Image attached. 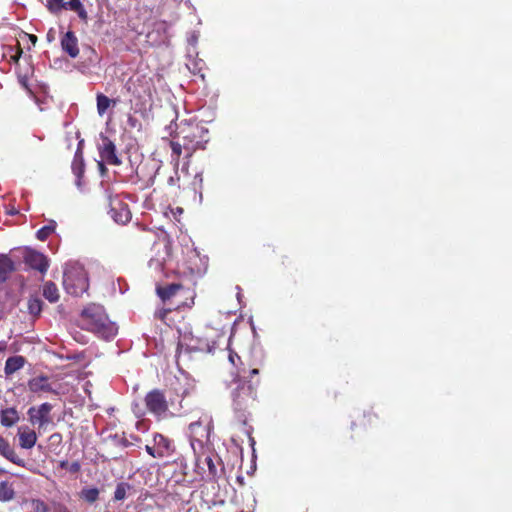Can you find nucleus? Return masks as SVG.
Wrapping results in <instances>:
<instances>
[{"instance_id":"7","label":"nucleus","mask_w":512,"mask_h":512,"mask_svg":"<svg viewBox=\"0 0 512 512\" xmlns=\"http://www.w3.org/2000/svg\"><path fill=\"white\" fill-rule=\"evenodd\" d=\"M146 452L153 458H169L176 452L174 442L162 434H155L153 437V445L145 446Z\"/></svg>"},{"instance_id":"16","label":"nucleus","mask_w":512,"mask_h":512,"mask_svg":"<svg viewBox=\"0 0 512 512\" xmlns=\"http://www.w3.org/2000/svg\"><path fill=\"white\" fill-rule=\"evenodd\" d=\"M0 455L16 464L24 467L25 461L18 456L15 449L10 445L9 441L0 435Z\"/></svg>"},{"instance_id":"18","label":"nucleus","mask_w":512,"mask_h":512,"mask_svg":"<svg viewBox=\"0 0 512 512\" xmlns=\"http://www.w3.org/2000/svg\"><path fill=\"white\" fill-rule=\"evenodd\" d=\"M28 388L33 393L39 392H49L54 393L51 384L49 383V378L47 376H37L28 381Z\"/></svg>"},{"instance_id":"8","label":"nucleus","mask_w":512,"mask_h":512,"mask_svg":"<svg viewBox=\"0 0 512 512\" xmlns=\"http://www.w3.org/2000/svg\"><path fill=\"white\" fill-rule=\"evenodd\" d=\"M151 79L145 75H133L128 78L124 89L137 100L151 96Z\"/></svg>"},{"instance_id":"31","label":"nucleus","mask_w":512,"mask_h":512,"mask_svg":"<svg viewBox=\"0 0 512 512\" xmlns=\"http://www.w3.org/2000/svg\"><path fill=\"white\" fill-rule=\"evenodd\" d=\"M56 228V222L51 221L48 225L43 226L40 228L37 233L36 237L40 241H45L49 238V236L55 231Z\"/></svg>"},{"instance_id":"4","label":"nucleus","mask_w":512,"mask_h":512,"mask_svg":"<svg viewBox=\"0 0 512 512\" xmlns=\"http://www.w3.org/2000/svg\"><path fill=\"white\" fill-rule=\"evenodd\" d=\"M144 402L148 412L159 419H165L168 416L175 415L179 411L174 399L160 389H153L149 391Z\"/></svg>"},{"instance_id":"44","label":"nucleus","mask_w":512,"mask_h":512,"mask_svg":"<svg viewBox=\"0 0 512 512\" xmlns=\"http://www.w3.org/2000/svg\"><path fill=\"white\" fill-rule=\"evenodd\" d=\"M10 213H11V214H16V213H18V212H17V211H15L14 209H11V212H10Z\"/></svg>"},{"instance_id":"12","label":"nucleus","mask_w":512,"mask_h":512,"mask_svg":"<svg viewBox=\"0 0 512 512\" xmlns=\"http://www.w3.org/2000/svg\"><path fill=\"white\" fill-rule=\"evenodd\" d=\"M52 405L50 403H43L38 408L30 407L27 414L29 416V421L32 425L38 424V426L44 427L45 425L51 423L50 412L52 410Z\"/></svg>"},{"instance_id":"35","label":"nucleus","mask_w":512,"mask_h":512,"mask_svg":"<svg viewBox=\"0 0 512 512\" xmlns=\"http://www.w3.org/2000/svg\"><path fill=\"white\" fill-rule=\"evenodd\" d=\"M374 418H377L376 414H374L372 411H368L363 414V422L361 424L364 426L367 424L371 425Z\"/></svg>"},{"instance_id":"1","label":"nucleus","mask_w":512,"mask_h":512,"mask_svg":"<svg viewBox=\"0 0 512 512\" xmlns=\"http://www.w3.org/2000/svg\"><path fill=\"white\" fill-rule=\"evenodd\" d=\"M81 320L85 329L104 339H110L117 334V326L109 321L101 305L87 306L81 313Z\"/></svg>"},{"instance_id":"21","label":"nucleus","mask_w":512,"mask_h":512,"mask_svg":"<svg viewBox=\"0 0 512 512\" xmlns=\"http://www.w3.org/2000/svg\"><path fill=\"white\" fill-rule=\"evenodd\" d=\"M183 288V285L180 283H171L166 286H157L156 292L157 295L161 298V300L165 302L170 300Z\"/></svg>"},{"instance_id":"40","label":"nucleus","mask_w":512,"mask_h":512,"mask_svg":"<svg viewBox=\"0 0 512 512\" xmlns=\"http://www.w3.org/2000/svg\"><path fill=\"white\" fill-rule=\"evenodd\" d=\"M172 213H173L175 216H176V213H177V214H182V213H183V208H181V207H177V208H176V212H174V211L172 210Z\"/></svg>"},{"instance_id":"36","label":"nucleus","mask_w":512,"mask_h":512,"mask_svg":"<svg viewBox=\"0 0 512 512\" xmlns=\"http://www.w3.org/2000/svg\"><path fill=\"white\" fill-rule=\"evenodd\" d=\"M53 512H71V510L62 503H56L53 505Z\"/></svg>"},{"instance_id":"23","label":"nucleus","mask_w":512,"mask_h":512,"mask_svg":"<svg viewBox=\"0 0 512 512\" xmlns=\"http://www.w3.org/2000/svg\"><path fill=\"white\" fill-rule=\"evenodd\" d=\"M117 103H118V99H110L103 93H97V95H96L97 112L100 116L105 115L108 108L111 105L115 106Z\"/></svg>"},{"instance_id":"43","label":"nucleus","mask_w":512,"mask_h":512,"mask_svg":"<svg viewBox=\"0 0 512 512\" xmlns=\"http://www.w3.org/2000/svg\"><path fill=\"white\" fill-rule=\"evenodd\" d=\"M55 437L60 438V437H61V435H60L59 433H55V434H53V435L51 436V438H55Z\"/></svg>"},{"instance_id":"20","label":"nucleus","mask_w":512,"mask_h":512,"mask_svg":"<svg viewBox=\"0 0 512 512\" xmlns=\"http://www.w3.org/2000/svg\"><path fill=\"white\" fill-rule=\"evenodd\" d=\"M26 364V358L21 355L9 357L5 362L4 373L5 375L11 376L15 372L19 371Z\"/></svg>"},{"instance_id":"26","label":"nucleus","mask_w":512,"mask_h":512,"mask_svg":"<svg viewBox=\"0 0 512 512\" xmlns=\"http://www.w3.org/2000/svg\"><path fill=\"white\" fill-rule=\"evenodd\" d=\"M229 361L236 369L234 380L241 379L242 375L246 374V368L241 360V357L237 353L230 351Z\"/></svg>"},{"instance_id":"41","label":"nucleus","mask_w":512,"mask_h":512,"mask_svg":"<svg viewBox=\"0 0 512 512\" xmlns=\"http://www.w3.org/2000/svg\"><path fill=\"white\" fill-rule=\"evenodd\" d=\"M199 179V183H202V175L200 173L195 174V180Z\"/></svg>"},{"instance_id":"32","label":"nucleus","mask_w":512,"mask_h":512,"mask_svg":"<svg viewBox=\"0 0 512 512\" xmlns=\"http://www.w3.org/2000/svg\"><path fill=\"white\" fill-rule=\"evenodd\" d=\"M130 488V485L126 482H120L117 484L115 492H114V500L121 501L126 498L127 490Z\"/></svg>"},{"instance_id":"17","label":"nucleus","mask_w":512,"mask_h":512,"mask_svg":"<svg viewBox=\"0 0 512 512\" xmlns=\"http://www.w3.org/2000/svg\"><path fill=\"white\" fill-rule=\"evenodd\" d=\"M17 435L19 437V445L23 449H31L36 444V432L28 426L19 427Z\"/></svg>"},{"instance_id":"39","label":"nucleus","mask_w":512,"mask_h":512,"mask_svg":"<svg viewBox=\"0 0 512 512\" xmlns=\"http://www.w3.org/2000/svg\"><path fill=\"white\" fill-rule=\"evenodd\" d=\"M21 54H22V50H21V48L19 47V48H18V52H17V54H16L15 56H13V60L17 62V61L19 60V58H20Z\"/></svg>"},{"instance_id":"27","label":"nucleus","mask_w":512,"mask_h":512,"mask_svg":"<svg viewBox=\"0 0 512 512\" xmlns=\"http://www.w3.org/2000/svg\"><path fill=\"white\" fill-rule=\"evenodd\" d=\"M64 9L75 11L82 20H86L88 18L87 11L80 0H69L68 2H65Z\"/></svg>"},{"instance_id":"13","label":"nucleus","mask_w":512,"mask_h":512,"mask_svg":"<svg viewBox=\"0 0 512 512\" xmlns=\"http://www.w3.org/2000/svg\"><path fill=\"white\" fill-rule=\"evenodd\" d=\"M109 214L113 220L120 224H126L131 220V212L126 203L115 199L110 202Z\"/></svg>"},{"instance_id":"6","label":"nucleus","mask_w":512,"mask_h":512,"mask_svg":"<svg viewBox=\"0 0 512 512\" xmlns=\"http://www.w3.org/2000/svg\"><path fill=\"white\" fill-rule=\"evenodd\" d=\"M63 286L66 292L73 296H81L89 288L87 272L79 264H68L63 274Z\"/></svg>"},{"instance_id":"22","label":"nucleus","mask_w":512,"mask_h":512,"mask_svg":"<svg viewBox=\"0 0 512 512\" xmlns=\"http://www.w3.org/2000/svg\"><path fill=\"white\" fill-rule=\"evenodd\" d=\"M19 413L14 407L6 408L0 412V423L3 427L10 428L19 421Z\"/></svg>"},{"instance_id":"46","label":"nucleus","mask_w":512,"mask_h":512,"mask_svg":"<svg viewBox=\"0 0 512 512\" xmlns=\"http://www.w3.org/2000/svg\"><path fill=\"white\" fill-rule=\"evenodd\" d=\"M247 434L249 435L251 441H254V438L251 437L250 432L248 431Z\"/></svg>"},{"instance_id":"42","label":"nucleus","mask_w":512,"mask_h":512,"mask_svg":"<svg viewBox=\"0 0 512 512\" xmlns=\"http://www.w3.org/2000/svg\"><path fill=\"white\" fill-rule=\"evenodd\" d=\"M30 39H31L32 42H35L37 40V37L35 35H31Z\"/></svg>"},{"instance_id":"2","label":"nucleus","mask_w":512,"mask_h":512,"mask_svg":"<svg viewBox=\"0 0 512 512\" xmlns=\"http://www.w3.org/2000/svg\"><path fill=\"white\" fill-rule=\"evenodd\" d=\"M238 382L237 387L232 392V405L239 418H244L243 422L246 424V414H250L256 407L257 403V388L254 384L241 382V379L234 380Z\"/></svg>"},{"instance_id":"11","label":"nucleus","mask_w":512,"mask_h":512,"mask_svg":"<svg viewBox=\"0 0 512 512\" xmlns=\"http://www.w3.org/2000/svg\"><path fill=\"white\" fill-rule=\"evenodd\" d=\"M102 144L99 146V155L105 163L113 166H120L121 159L117 155V150L114 142L107 136L101 135Z\"/></svg>"},{"instance_id":"45","label":"nucleus","mask_w":512,"mask_h":512,"mask_svg":"<svg viewBox=\"0 0 512 512\" xmlns=\"http://www.w3.org/2000/svg\"><path fill=\"white\" fill-rule=\"evenodd\" d=\"M10 213H11V214H16V213H18V212H17V211H15L14 209H11V212H10Z\"/></svg>"},{"instance_id":"24","label":"nucleus","mask_w":512,"mask_h":512,"mask_svg":"<svg viewBox=\"0 0 512 512\" xmlns=\"http://www.w3.org/2000/svg\"><path fill=\"white\" fill-rule=\"evenodd\" d=\"M16 492L13 483L5 480L0 482V502H10L15 499Z\"/></svg>"},{"instance_id":"9","label":"nucleus","mask_w":512,"mask_h":512,"mask_svg":"<svg viewBox=\"0 0 512 512\" xmlns=\"http://www.w3.org/2000/svg\"><path fill=\"white\" fill-rule=\"evenodd\" d=\"M211 427L212 420L209 416H204L189 424L190 442L194 452L198 449V441L203 443L204 439L209 440Z\"/></svg>"},{"instance_id":"38","label":"nucleus","mask_w":512,"mask_h":512,"mask_svg":"<svg viewBox=\"0 0 512 512\" xmlns=\"http://www.w3.org/2000/svg\"><path fill=\"white\" fill-rule=\"evenodd\" d=\"M168 311L166 310H160L156 313V317L161 319V320H164L165 317H166V314H167Z\"/></svg>"},{"instance_id":"3","label":"nucleus","mask_w":512,"mask_h":512,"mask_svg":"<svg viewBox=\"0 0 512 512\" xmlns=\"http://www.w3.org/2000/svg\"><path fill=\"white\" fill-rule=\"evenodd\" d=\"M194 454L195 472L202 480H216L218 478V466L221 465L220 458L214 455L213 451L201 441H198V449Z\"/></svg>"},{"instance_id":"37","label":"nucleus","mask_w":512,"mask_h":512,"mask_svg":"<svg viewBox=\"0 0 512 512\" xmlns=\"http://www.w3.org/2000/svg\"><path fill=\"white\" fill-rule=\"evenodd\" d=\"M105 164L106 163L104 161L98 162V168L102 176H104L108 171Z\"/></svg>"},{"instance_id":"14","label":"nucleus","mask_w":512,"mask_h":512,"mask_svg":"<svg viewBox=\"0 0 512 512\" xmlns=\"http://www.w3.org/2000/svg\"><path fill=\"white\" fill-rule=\"evenodd\" d=\"M83 146H84V140H80L77 145V149L74 153L73 161L71 164V169L73 174L76 176V184L80 186L81 184V178L83 177V174L85 172V163H84V156H83Z\"/></svg>"},{"instance_id":"34","label":"nucleus","mask_w":512,"mask_h":512,"mask_svg":"<svg viewBox=\"0 0 512 512\" xmlns=\"http://www.w3.org/2000/svg\"><path fill=\"white\" fill-rule=\"evenodd\" d=\"M47 8L52 13H58L65 8L64 0H47Z\"/></svg>"},{"instance_id":"29","label":"nucleus","mask_w":512,"mask_h":512,"mask_svg":"<svg viewBox=\"0 0 512 512\" xmlns=\"http://www.w3.org/2000/svg\"><path fill=\"white\" fill-rule=\"evenodd\" d=\"M28 312L37 317L41 314L43 308V302L38 297H31L27 303Z\"/></svg>"},{"instance_id":"15","label":"nucleus","mask_w":512,"mask_h":512,"mask_svg":"<svg viewBox=\"0 0 512 512\" xmlns=\"http://www.w3.org/2000/svg\"><path fill=\"white\" fill-rule=\"evenodd\" d=\"M61 48L71 58L79 55L78 39L73 31H67L61 38Z\"/></svg>"},{"instance_id":"5","label":"nucleus","mask_w":512,"mask_h":512,"mask_svg":"<svg viewBox=\"0 0 512 512\" xmlns=\"http://www.w3.org/2000/svg\"><path fill=\"white\" fill-rule=\"evenodd\" d=\"M180 134L183 135V148L186 153V162L182 166V172L188 174L189 159L196 150L205 148V144L208 142V138L206 137L208 130L199 125H191L187 128H183Z\"/></svg>"},{"instance_id":"25","label":"nucleus","mask_w":512,"mask_h":512,"mask_svg":"<svg viewBox=\"0 0 512 512\" xmlns=\"http://www.w3.org/2000/svg\"><path fill=\"white\" fill-rule=\"evenodd\" d=\"M43 296L51 303H56L59 300V290L54 282L47 281L43 284Z\"/></svg>"},{"instance_id":"19","label":"nucleus","mask_w":512,"mask_h":512,"mask_svg":"<svg viewBox=\"0 0 512 512\" xmlns=\"http://www.w3.org/2000/svg\"><path fill=\"white\" fill-rule=\"evenodd\" d=\"M15 270L13 260L6 254H0V284L5 283Z\"/></svg>"},{"instance_id":"30","label":"nucleus","mask_w":512,"mask_h":512,"mask_svg":"<svg viewBox=\"0 0 512 512\" xmlns=\"http://www.w3.org/2000/svg\"><path fill=\"white\" fill-rule=\"evenodd\" d=\"M80 498L89 504L95 503L99 498V490L93 488H83L80 492Z\"/></svg>"},{"instance_id":"10","label":"nucleus","mask_w":512,"mask_h":512,"mask_svg":"<svg viewBox=\"0 0 512 512\" xmlns=\"http://www.w3.org/2000/svg\"><path fill=\"white\" fill-rule=\"evenodd\" d=\"M24 263L31 269L45 274L49 268V259L43 253L26 248L23 254Z\"/></svg>"},{"instance_id":"28","label":"nucleus","mask_w":512,"mask_h":512,"mask_svg":"<svg viewBox=\"0 0 512 512\" xmlns=\"http://www.w3.org/2000/svg\"><path fill=\"white\" fill-rule=\"evenodd\" d=\"M170 148H171V162L174 164L175 167H178L180 156L182 154L183 148V142L180 143L179 141H170Z\"/></svg>"},{"instance_id":"33","label":"nucleus","mask_w":512,"mask_h":512,"mask_svg":"<svg viewBox=\"0 0 512 512\" xmlns=\"http://www.w3.org/2000/svg\"><path fill=\"white\" fill-rule=\"evenodd\" d=\"M258 375H259V370L257 368H253L249 371V375L247 377L245 376V374L242 375L241 382L249 383L251 381V383L254 384V387L257 388L260 384V380H259V378L254 380V378Z\"/></svg>"}]
</instances>
